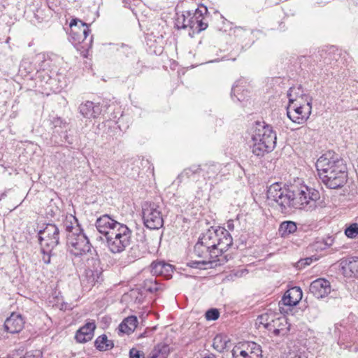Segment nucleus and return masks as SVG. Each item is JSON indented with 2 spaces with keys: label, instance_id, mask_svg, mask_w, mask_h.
Segmentation results:
<instances>
[{
  "label": "nucleus",
  "instance_id": "obj_12",
  "mask_svg": "<svg viewBox=\"0 0 358 358\" xmlns=\"http://www.w3.org/2000/svg\"><path fill=\"white\" fill-rule=\"evenodd\" d=\"M59 230L55 224H48L44 229L38 232V241L41 245L55 248L59 244Z\"/></svg>",
  "mask_w": 358,
  "mask_h": 358
},
{
  "label": "nucleus",
  "instance_id": "obj_36",
  "mask_svg": "<svg viewBox=\"0 0 358 358\" xmlns=\"http://www.w3.org/2000/svg\"><path fill=\"white\" fill-rule=\"evenodd\" d=\"M345 234L348 238H355L358 236V224L352 223L350 224L345 229Z\"/></svg>",
  "mask_w": 358,
  "mask_h": 358
},
{
  "label": "nucleus",
  "instance_id": "obj_29",
  "mask_svg": "<svg viewBox=\"0 0 358 358\" xmlns=\"http://www.w3.org/2000/svg\"><path fill=\"white\" fill-rule=\"evenodd\" d=\"M297 229L296 224L293 221L282 222L278 229L279 234L282 238H287L294 234Z\"/></svg>",
  "mask_w": 358,
  "mask_h": 358
},
{
  "label": "nucleus",
  "instance_id": "obj_43",
  "mask_svg": "<svg viewBox=\"0 0 358 358\" xmlns=\"http://www.w3.org/2000/svg\"><path fill=\"white\" fill-rule=\"evenodd\" d=\"M92 41V36H91L89 39V44L91 43Z\"/></svg>",
  "mask_w": 358,
  "mask_h": 358
},
{
  "label": "nucleus",
  "instance_id": "obj_4",
  "mask_svg": "<svg viewBox=\"0 0 358 358\" xmlns=\"http://www.w3.org/2000/svg\"><path fill=\"white\" fill-rule=\"evenodd\" d=\"M315 166L320 178L327 187L337 189L346 182L347 167L338 155L329 151L317 159Z\"/></svg>",
  "mask_w": 358,
  "mask_h": 358
},
{
  "label": "nucleus",
  "instance_id": "obj_23",
  "mask_svg": "<svg viewBox=\"0 0 358 358\" xmlns=\"http://www.w3.org/2000/svg\"><path fill=\"white\" fill-rule=\"evenodd\" d=\"M287 97L289 99V104L301 102L310 103L312 101L311 98L304 92L300 85L290 87L287 92Z\"/></svg>",
  "mask_w": 358,
  "mask_h": 358
},
{
  "label": "nucleus",
  "instance_id": "obj_17",
  "mask_svg": "<svg viewBox=\"0 0 358 358\" xmlns=\"http://www.w3.org/2000/svg\"><path fill=\"white\" fill-rule=\"evenodd\" d=\"M340 265L345 277H358V257H349L341 259Z\"/></svg>",
  "mask_w": 358,
  "mask_h": 358
},
{
  "label": "nucleus",
  "instance_id": "obj_3",
  "mask_svg": "<svg viewBox=\"0 0 358 358\" xmlns=\"http://www.w3.org/2000/svg\"><path fill=\"white\" fill-rule=\"evenodd\" d=\"M66 245L69 252L75 257H83L85 273L83 282L92 287L103 280V268L96 251L92 248L88 238L83 230L66 236Z\"/></svg>",
  "mask_w": 358,
  "mask_h": 358
},
{
  "label": "nucleus",
  "instance_id": "obj_45",
  "mask_svg": "<svg viewBox=\"0 0 358 358\" xmlns=\"http://www.w3.org/2000/svg\"><path fill=\"white\" fill-rule=\"evenodd\" d=\"M306 264H309V259H306Z\"/></svg>",
  "mask_w": 358,
  "mask_h": 358
},
{
  "label": "nucleus",
  "instance_id": "obj_47",
  "mask_svg": "<svg viewBox=\"0 0 358 358\" xmlns=\"http://www.w3.org/2000/svg\"><path fill=\"white\" fill-rule=\"evenodd\" d=\"M294 358H300V357H296V356H295V357H294Z\"/></svg>",
  "mask_w": 358,
  "mask_h": 358
},
{
  "label": "nucleus",
  "instance_id": "obj_33",
  "mask_svg": "<svg viewBox=\"0 0 358 358\" xmlns=\"http://www.w3.org/2000/svg\"><path fill=\"white\" fill-rule=\"evenodd\" d=\"M235 36L238 38V41L241 42L244 45L248 46L250 45L252 43V38H250L251 36H248L250 34L248 31L243 29L241 27H236L234 29Z\"/></svg>",
  "mask_w": 358,
  "mask_h": 358
},
{
  "label": "nucleus",
  "instance_id": "obj_9",
  "mask_svg": "<svg viewBox=\"0 0 358 358\" xmlns=\"http://www.w3.org/2000/svg\"><path fill=\"white\" fill-rule=\"evenodd\" d=\"M311 110V102L294 103L288 104L287 107V115L293 122L301 124L306 122L309 118Z\"/></svg>",
  "mask_w": 358,
  "mask_h": 358
},
{
  "label": "nucleus",
  "instance_id": "obj_22",
  "mask_svg": "<svg viewBox=\"0 0 358 358\" xmlns=\"http://www.w3.org/2000/svg\"><path fill=\"white\" fill-rule=\"evenodd\" d=\"M150 268L153 275L162 276L166 279L171 278L173 273L172 265L164 262H152Z\"/></svg>",
  "mask_w": 358,
  "mask_h": 358
},
{
  "label": "nucleus",
  "instance_id": "obj_30",
  "mask_svg": "<svg viewBox=\"0 0 358 358\" xmlns=\"http://www.w3.org/2000/svg\"><path fill=\"white\" fill-rule=\"evenodd\" d=\"M230 343L229 337L224 334H217L213 339V346L215 350L222 352L228 348V344Z\"/></svg>",
  "mask_w": 358,
  "mask_h": 358
},
{
  "label": "nucleus",
  "instance_id": "obj_27",
  "mask_svg": "<svg viewBox=\"0 0 358 358\" xmlns=\"http://www.w3.org/2000/svg\"><path fill=\"white\" fill-rule=\"evenodd\" d=\"M170 352L169 345L165 343L157 345L147 358H167Z\"/></svg>",
  "mask_w": 358,
  "mask_h": 358
},
{
  "label": "nucleus",
  "instance_id": "obj_20",
  "mask_svg": "<svg viewBox=\"0 0 358 358\" xmlns=\"http://www.w3.org/2000/svg\"><path fill=\"white\" fill-rule=\"evenodd\" d=\"M96 329L94 321H88L83 327H80L76 334L75 338L78 343H86L90 341Z\"/></svg>",
  "mask_w": 358,
  "mask_h": 358
},
{
  "label": "nucleus",
  "instance_id": "obj_44",
  "mask_svg": "<svg viewBox=\"0 0 358 358\" xmlns=\"http://www.w3.org/2000/svg\"><path fill=\"white\" fill-rule=\"evenodd\" d=\"M4 195H5L4 194H0V201L1 200L2 197H3Z\"/></svg>",
  "mask_w": 358,
  "mask_h": 358
},
{
  "label": "nucleus",
  "instance_id": "obj_8",
  "mask_svg": "<svg viewBox=\"0 0 358 358\" xmlns=\"http://www.w3.org/2000/svg\"><path fill=\"white\" fill-rule=\"evenodd\" d=\"M143 220L145 226L150 229H159L164 225L160 207L155 203L145 202L142 206Z\"/></svg>",
  "mask_w": 358,
  "mask_h": 358
},
{
  "label": "nucleus",
  "instance_id": "obj_19",
  "mask_svg": "<svg viewBox=\"0 0 358 358\" xmlns=\"http://www.w3.org/2000/svg\"><path fill=\"white\" fill-rule=\"evenodd\" d=\"M24 321L22 315L17 313H12L4 322V328L6 331L10 334L19 333L24 327Z\"/></svg>",
  "mask_w": 358,
  "mask_h": 358
},
{
  "label": "nucleus",
  "instance_id": "obj_14",
  "mask_svg": "<svg viewBox=\"0 0 358 358\" xmlns=\"http://www.w3.org/2000/svg\"><path fill=\"white\" fill-rule=\"evenodd\" d=\"M78 111L83 117L92 120L99 117L102 112V108L99 103L85 101L80 104Z\"/></svg>",
  "mask_w": 358,
  "mask_h": 358
},
{
  "label": "nucleus",
  "instance_id": "obj_31",
  "mask_svg": "<svg viewBox=\"0 0 358 358\" xmlns=\"http://www.w3.org/2000/svg\"><path fill=\"white\" fill-rule=\"evenodd\" d=\"M96 348L100 351H106L113 348V341L108 340L106 335L99 336L94 342Z\"/></svg>",
  "mask_w": 358,
  "mask_h": 358
},
{
  "label": "nucleus",
  "instance_id": "obj_32",
  "mask_svg": "<svg viewBox=\"0 0 358 358\" xmlns=\"http://www.w3.org/2000/svg\"><path fill=\"white\" fill-rule=\"evenodd\" d=\"M276 316L277 315L273 312L265 313L259 315L257 320L260 324H262L265 329L271 331L272 323L274 322Z\"/></svg>",
  "mask_w": 358,
  "mask_h": 358
},
{
  "label": "nucleus",
  "instance_id": "obj_21",
  "mask_svg": "<svg viewBox=\"0 0 358 358\" xmlns=\"http://www.w3.org/2000/svg\"><path fill=\"white\" fill-rule=\"evenodd\" d=\"M246 87L247 82L244 79L236 81L231 89V98L240 102L245 101L250 94Z\"/></svg>",
  "mask_w": 358,
  "mask_h": 358
},
{
  "label": "nucleus",
  "instance_id": "obj_24",
  "mask_svg": "<svg viewBox=\"0 0 358 358\" xmlns=\"http://www.w3.org/2000/svg\"><path fill=\"white\" fill-rule=\"evenodd\" d=\"M290 324L285 316L276 317L272 323L271 331L274 336H283L289 331Z\"/></svg>",
  "mask_w": 358,
  "mask_h": 358
},
{
  "label": "nucleus",
  "instance_id": "obj_6",
  "mask_svg": "<svg viewBox=\"0 0 358 358\" xmlns=\"http://www.w3.org/2000/svg\"><path fill=\"white\" fill-rule=\"evenodd\" d=\"M222 165L217 163L192 165L184 169L180 177L197 180L198 178L202 176L206 183H209L211 188L222 180V177L224 175L222 172Z\"/></svg>",
  "mask_w": 358,
  "mask_h": 358
},
{
  "label": "nucleus",
  "instance_id": "obj_10",
  "mask_svg": "<svg viewBox=\"0 0 358 358\" xmlns=\"http://www.w3.org/2000/svg\"><path fill=\"white\" fill-rule=\"evenodd\" d=\"M231 355L232 358H262V350L259 344L248 341L236 345Z\"/></svg>",
  "mask_w": 358,
  "mask_h": 358
},
{
  "label": "nucleus",
  "instance_id": "obj_46",
  "mask_svg": "<svg viewBox=\"0 0 358 358\" xmlns=\"http://www.w3.org/2000/svg\"><path fill=\"white\" fill-rule=\"evenodd\" d=\"M329 241H330L331 242H332V240H331V239H330ZM329 245H331V243H329Z\"/></svg>",
  "mask_w": 358,
  "mask_h": 358
},
{
  "label": "nucleus",
  "instance_id": "obj_11",
  "mask_svg": "<svg viewBox=\"0 0 358 358\" xmlns=\"http://www.w3.org/2000/svg\"><path fill=\"white\" fill-rule=\"evenodd\" d=\"M69 27V40L73 44H80L87 40L90 29L86 23L78 18H74L71 20Z\"/></svg>",
  "mask_w": 358,
  "mask_h": 358
},
{
  "label": "nucleus",
  "instance_id": "obj_26",
  "mask_svg": "<svg viewBox=\"0 0 358 358\" xmlns=\"http://www.w3.org/2000/svg\"><path fill=\"white\" fill-rule=\"evenodd\" d=\"M138 319L136 316L131 315L125 318L119 325V331L122 333L130 334L136 328Z\"/></svg>",
  "mask_w": 358,
  "mask_h": 358
},
{
  "label": "nucleus",
  "instance_id": "obj_38",
  "mask_svg": "<svg viewBox=\"0 0 358 358\" xmlns=\"http://www.w3.org/2000/svg\"><path fill=\"white\" fill-rule=\"evenodd\" d=\"M219 316V311L215 308H211L206 313V318L207 320H216Z\"/></svg>",
  "mask_w": 358,
  "mask_h": 358
},
{
  "label": "nucleus",
  "instance_id": "obj_1",
  "mask_svg": "<svg viewBox=\"0 0 358 358\" xmlns=\"http://www.w3.org/2000/svg\"><path fill=\"white\" fill-rule=\"evenodd\" d=\"M233 238L222 227L211 228L203 233L194 245V252L201 260L190 261L187 265L194 268H206L224 264L228 261L225 252L232 245Z\"/></svg>",
  "mask_w": 358,
  "mask_h": 358
},
{
  "label": "nucleus",
  "instance_id": "obj_13",
  "mask_svg": "<svg viewBox=\"0 0 358 358\" xmlns=\"http://www.w3.org/2000/svg\"><path fill=\"white\" fill-rule=\"evenodd\" d=\"M33 67L30 68L29 73L36 71L38 78H50L48 71L50 66V59L45 53L36 55L31 61Z\"/></svg>",
  "mask_w": 358,
  "mask_h": 358
},
{
  "label": "nucleus",
  "instance_id": "obj_28",
  "mask_svg": "<svg viewBox=\"0 0 358 358\" xmlns=\"http://www.w3.org/2000/svg\"><path fill=\"white\" fill-rule=\"evenodd\" d=\"M64 227L66 229V236L70 234L79 233V231L83 230L78 224L76 217L72 215L66 217L64 222Z\"/></svg>",
  "mask_w": 358,
  "mask_h": 358
},
{
  "label": "nucleus",
  "instance_id": "obj_25",
  "mask_svg": "<svg viewBox=\"0 0 358 358\" xmlns=\"http://www.w3.org/2000/svg\"><path fill=\"white\" fill-rule=\"evenodd\" d=\"M208 12V9L206 6H201L195 10L194 13H192L190 11H187V27H190L191 29H196V26L198 24L199 19L201 15L206 14Z\"/></svg>",
  "mask_w": 358,
  "mask_h": 358
},
{
  "label": "nucleus",
  "instance_id": "obj_37",
  "mask_svg": "<svg viewBox=\"0 0 358 358\" xmlns=\"http://www.w3.org/2000/svg\"><path fill=\"white\" fill-rule=\"evenodd\" d=\"M187 17V11L184 12L182 15L178 16V17L176 19V25L177 26V27L178 29H185L187 27V17Z\"/></svg>",
  "mask_w": 358,
  "mask_h": 358
},
{
  "label": "nucleus",
  "instance_id": "obj_48",
  "mask_svg": "<svg viewBox=\"0 0 358 358\" xmlns=\"http://www.w3.org/2000/svg\"><path fill=\"white\" fill-rule=\"evenodd\" d=\"M0 358H5V357H0Z\"/></svg>",
  "mask_w": 358,
  "mask_h": 358
},
{
  "label": "nucleus",
  "instance_id": "obj_40",
  "mask_svg": "<svg viewBox=\"0 0 358 358\" xmlns=\"http://www.w3.org/2000/svg\"><path fill=\"white\" fill-rule=\"evenodd\" d=\"M227 227L228 230L233 231L234 229V220H229L227 222Z\"/></svg>",
  "mask_w": 358,
  "mask_h": 358
},
{
  "label": "nucleus",
  "instance_id": "obj_5",
  "mask_svg": "<svg viewBox=\"0 0 358 358\" xmlns=\"http://www.w3.org/2000/svg\"><path fill=\"white\" fill-rule=\"evenodd\" d=\"M250 136L252 152L257 157L264 156L275 147L276 134L265 122H255L251 128Z\"/></svg>",
  "mask_w": 358,
  "mask_h": 358
},
{
  "label": "nucleus",
  "instance_id": "obj_15",
  "mask_svg": "<svg viewBox=\"0 0 358 358\" xmlns=\"http://www.w3.org/2000/svg\"><path fill=\"white\" fill-rule=\"evenodd\" d=\"M120 222L113 219L110 215L105 214L96 219L95 226L97 231L106 238L108 233L115 229Z\"/></svg>",
  "mask_w": 358,
  "mask_h": 358
},
{
  "label": "nucleus",
  "instance_id": "obj_42",
  "mask_svg": "<svg viewBox=\"0 0 358 358\" xmlns=\"http://www.w3.org/2000/svg\"><path fill=\"white\" fill-rule=\"evenodd\" d=\"M27 64V62L26 61H23L22 64H21V66L22 67H24V69H26V64Z\"/></svg>",
  "mask_w": 358,
  "mask_h": 358
},
{
  "label": "nucleus",
  "instance_id": "obj_16",
  "mask_svg": "<svg viewBox=\"0 0 358 358\" xmlns=\"http://www.w3.org/2000/svg\"><path fill=\"white\" fill-rule=\"evenodd\" d=\"M309 290L316 298H323L331 292V284L324 278H318L311 282Z\"/></svg>",
  "mask_w": 358,
  "mask_h": 358
},
{
  "label": "nucleus",
  "instance_id": "obj_41",
  "mask_svg": "<svg viewBox=\"0 0 358 358\" xmlns=\"http://www.w3.org/2000/svg\"><path fill=\"white\" fill-rule=\"evenodd\" d=\"M203 358H216V356L213 354H209Z\"/></svg>",
  "mask_w": 358,
  "mask_h": 358
},
{
  "label": "nucleus",
  "instance_id": "obj_2",
  "mask_svg": "<svg viewBox=\"0 0 358 358\" xmlns=\"http://www.w3.org/2000/svg\"><path fill=\"white\" fill-rule=\"evenodd\" d=\"M267 197L276 202L282 210L292 207L311 212L325 206L323 201H319L320 192L299 180L288 188L281 183L272 184L267 190Z\"/></svg>",
  "mask_w": 358,
  "mask_h": 358
},
{
  "label": "nucleus",
  "instance_id": "obj_7",
  "mask_svg": "<svg viewBox=\"0 0 358 358\" xmlns=\"http://www.w3.org/2000/svg\"><path fill=\"white\" fill-rule=\"evenodd\" d=\"M131 230L124 224L120 223L106 238L108 250L112 253L123 252L131 242Z\"/></svg>",
  "mask_w": 358,
  "mask_h": 358
},
{
  "label": "nucleus",
  "instance_id": "obj_39",
  "mask_svg": "<svg viewBox=\"0 0 358 358\" xmlns=\"http://www.w3.org/2000/svg\"><path fill=\"white\" fill-rule=\"evenodd\" d=\"M208 27V23L206 22V19L203 17V15L199 17L198 24L196 26V30L199 31L205 30Z\"/></svg>",
  "mask_w": 358,
  "mask_h": 358
},
{
  "label": "nucleus",
  "instance_id": "obj_35",
  "mask_svg": "<svg viewBox=\"0 0 358 358\" xmlns=\"http://www.w3.org/2000/svg\"><path fill=\"white\" fill-rule=\"evenodd\" d=\"M41 252L42 255V261L45 264H49L50 263L51 257L52 255V251L54 248L41 245Z\"/></svg>",
  "mask_w": 358,
  "mask_h": 358
},
{
  "label": "nucleus",
  "instance_id": "obj_18",
  "mask_svg": "<svg viewBox=\"0 0 358 358\" xmlns=\"http://www.w3.org/2000/svg\"><path fill=\"white\" fill-rule=\"evenodd\" d=\"M303 293L299 287H293L285 292L281 301L279 302L280 308L281 305L293 306L296 305L302 299Z\"/></svg>",
  "mask_w": 358,
  "mask_h": 358
},
{
  "label": "nucleus",
  "instance_id": "obj_34",
  "mask_svg": "<svg viewBox=\"0 0 358 358\" xmlns=\"http://www.w3.org/2000/svg\"><path fill=\"white\" fill-rule=\"evenodd\" d=\"M143 288L150 293H155L162 290V287L156 279L152 278L147 279L144 281Z\"/></svg>",
  "mask_w": 358,
  "mask_h": 358
}]
</instances>
